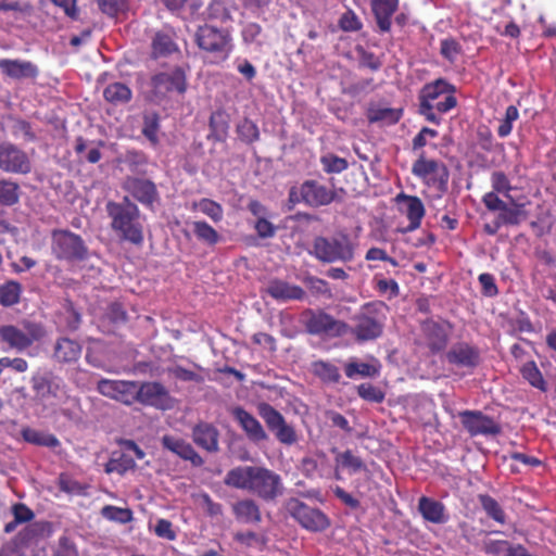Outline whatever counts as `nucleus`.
Masks as SVG:
<instances>
[{"label": "nucleus", "mask_w": 556, "mask_h": 556, "mask_svg": "<svg viewBox=\"0 0 556 556\" xmlns=\"http://www.w3.org/2000/svg\"><path fill=\"white\" fill-rule=\"evenodd\" d=\"M105 212L112 231L122 240L136 247L144 241L143 218L138 205L128 195L118 202L108 201Z\"/></svg>", "instance_id": "f257e3e1"}, {"label": "nucleus", "mask_w": 556, "mask_h": 556, "mask_svg": "<svg viewBox=\"0 0 556 556\" xmlns=\"http://www.w3.org/2000/svg\"><path fill=\"white\" fill-rule=\"evenodd\" d=\"M386 305L382 302H370L361 307L352 317L349 330L358 341H369L381 336L384 326Z\"/></svg>", "instance_id": "f03ea898"}, {"label": "nucleus", "mask_w": 556, "mask_h": 556, "mask_svg": "<svg viewBox=\"0 0 556 556\" xmlns=\"http://www.w3.org/2000/svg\"><path fill=\"white\" fill-rule=\"evenodd\" d=\"M51 252L58 261L79 263L88 258L89 250L81 236L68 229H53Z\"/></svg>", "instance_id": "7ed1b4c3"}, {"label": "nucleus", "mask_w": 556, "mask_h": 556, "mask_svg": "<svg viewBox=\"0 0 556 556\" xmlns=\"http://www.w3.org/2000/svg\"><path fill=\"white\" fill-rule=\"evenodd\" d=\"M354 252L355 244L346 235L331 238L317 237L312 251L316 258L325 263L351 262L354 258Z\"/></svg>", "instance_id": "20e7f679"}, {"label": "nucleus", "mask_w": 556, "mask_h": 556, "mask_svg": "<svg viewBox=\"0 0 556 556\" xmlns=\"http://www.w3.org/2000/svg\"><path fill=\"white\" fill-rule=\"evenodd\" d=\"M23 329L14 325H4L0 327V341L5 343L9 349L23 352L30 348L35 342L46 337L45 327L35 321L23 320Z\"/></svg>", "instance_id": "39448f33"}, {"label": "nucleus", "mask_w": 556, "mask_h": 556, "mask_svg": "<svg viewBox=\"0 0 556 556\" xmlns=\"http://www.w3.org/2000/svg\"><path fill=\"white\" fill-rule=\"evenodd\" d=\"M195 42L200 49L214 55V62L226 60L232 49L229 33L207 24L198 28Z\"/></svg>", "instance_id": "423d86ee"}, {"label": "nucleus", "mask_w": 556, "mask_h": 556, "mask_svg": "<svg viewBox=\"0 0 556 556\" xmlns=\"http://www.w3.org/2000/svg\"><path fill=\"white\" fill-rule=\"evenodd\" d=\"M456 89L445 79L439 78L427 84L420 92V102L435 108L437 112L443 114L456 106Z\"/></svg>", "instance_id": "0eeeda50"}, {"label": "nucleus", "mask_w": 556, "mask_h": 556, "mask_svg": "<svg viewBox=\"0 0 556 556\" xmlns=\"http://www.w3.org/2000/svg\"><path fill=\"white\" fill-rule=\"evenodd\" d=\"M245 489L263 498H274L282 492L279 476L261 467H245Z\"/></svg>", "instance_id": "6e6552de"}, {"label": "nucleus", "mask_w": 556, "mask_h": 556, "mask_svg": "<svg viewBox=\"0 0 556 556\" xmlns=\"http://www.w3.org/2000/svg\"><path fill=\"white\" fill-rule=\"evenodd\" d=\"M333 198L334 192L332 190L313 180L294 186L289 192L291 205L303 202L309 206H321L331 203Z\"/></svg>", "instance_id": "1a4fd4ad"}, {"label": "nucleus", "mask_w": 556, "mask_h": 556, "mask_svg": "<svg viewBox=\"0 0 556 556\" xmlns=\"http://www.w3.org/2000/svg\"><path fill=\"white\" fill-rule=\"evenodd\" d=\"M136 403L166 410L173 407L169 391L157 381L136 382Z\"/></svg>", "instance_id": "9d476101"}, {"label": "nucleus", "mask_w": 556, "mask_h": 556, "mask_svg": "<svg viewBox=\"0 0 556 556\" xmlns=\"http://www.w3.org/2000/svg\"><path fill=\"white\" fill-rule=\"evenodd\" d=\"M286 509L303 528L309 531H323L329 526V520L323 511L307 506L298 498H290L286 503Z\"/></svg>", "instance_id": "9b49d317"}, {"label": "nucleus", "mask_w": 556, "mask_h": 556, "mask_svg": "<svg viewBox=\"0 0 556 556\" xmlns=\"http://www.w3.org/2000/svg\"><path fill=\"white\" fill-rule=\"evenodd\" d=\"M151 86L157 98H167L173 93L181 96L187 90V76L180 66H176L169 72L153 75Z\"/></svg>", "instance_id": "f8f14e48"}, {"label": "nucleus", "mask_w": 556, "mask_h": 556, "mask_svg": "<svg viewBox=\"0 0 556 556\" xmlns=\"http://www.w3.org/2000/svg\"><path fill=\"white\" fill-rule=\"evenodd\" d=\"M136 382L102 378L97 383V391L105 397L131 406L136 403Z\"/></svg>", "instance_id": "ddd939ff"}, {"label": "nucleus", "mask_w": 556, "mask_h": 556, "mask_svg": "<svg viewBox=\"0 0 556 556\" xmlns=\"http://www.w3.org/2000/svg\"><path fill=\"white\" fill-rule=\"evenodd\" d=\"M35 396L40 401L58 399L64 393L63 379L51 370L38 371L30 379Z\"/></svg>", "instance_id": "4468645a"}, {"label": "nucleus", "mask_w": 556, "mask_h": 556, "mask_svg": "<svg viewBox=\"0 0 556 556\" xmlns=\"http://www.w3.org/2000/svg\"><path fill=\"white\" fill-rule=\"evenodd\" d=\"M412 173L426 185L439 189L445 186L448 178L447 170L442 163L422 155L413 164Z\"/></svg>", "instance_id": "2eb2a0df"}, {"label": "nucleus", "mask_w": 556, "mask_h": 556, "mask_svg": "<svg viewBox=\"0 0 556 556\" xmlns=\"http://www.w3.org/2000/svg\"><path fill=\"white\" fill-rule=\"evenodd\" d=\"M464 428L471 437L495 435L501 432L500 425L491 417L477 410H464L459 413Z\"/></svg>", "instance_id": "dca6fc26"}, {"label": "nucleus", "mask_w": 556, "mask_h": 556, "mask_svg": "<svg viewBox=\"0 0 556 556\" xmlns=\"http://www.w3.org/2000/svg\"><path fill=\"white\" fill-rule=\"evenodd\" d=\"M306 328L309 333L326 337H340L349 331L348 324L336 320L324 312L311 313Z\"/></svg>", "instance_id": "f3484780"}, {"label": "nucleus", "mask_w": 556, "mask_h": 556, "mask_svg": "<svg viewBox=\"0 0 556 556\" xmlns=\"http://www.w3.org/2000/svg\"><path fill=\"white\" fill-rule=\"evenodd\" d=\"M31 165L27 154L12 143L0 144V169L8 173L27 174Z\"/></svg>", "instance_id": "a211bd4d"}, {"label": "nucleus", "mask_w": 556, "mask_h": 556, "mask_svg": "<svg viewBox=\"0 0 556 556\" xmlns=\"http://www.w3.org/2000/svg\"><path fill=\"white\" fill-rule=\"evenodd\" d=\"M123 189L149 208L153 207V204L159 200L157 188L150 179L127 177L123 184Z\"/></svg>", "instance_id": "6ab92c4d"}, {"label": "nucleus", "mask_w": 556, "mask_h": 556, "mask_svg": "<svg viewBox=\"0 0 556 556\" xmlns=\"http://www.w3.org/2000/svg\"><path fill=\"white\" fill-rule=\"evenodd\" d=\"M0 71L4 77L15 80L35 79L39 74L36 64L20 59H0Z\"/></svg>", "instance_id": "aec40b11"}, {"label": "nucleus", "mask_w": 556, "mask_h": 556, "mask_svg": "<svg viewBox=\"0 0 556 556\" xmlns=\"http://www.w3.org/2000/svg\"><path fill=\"white\" fill-rule=\"evenodd\" d=\"M99 321L103 332L112 333L127 324L128 313L123 303L113 301L105 306Z\"/></svg>", "instance_id": "412c9836"}, {"label": "nucleus", "mask_w": 556, "mask_h": 556, "mask_svg": "<svg viewBox=\"0 0 556 556\" xmlns=\"http://www.w3.org/2000/svg\"><path fill=\"white\" fill-rule=\"evenodd\" d=\"M162 445L180 458L191 462L193 466L200 467L204 463L203 458L195 452L193 446L180 438L164 435L162 438Z\"/></svg>", "instance_id": "4be33fe9"}, {"label": "nucleus", "mask_w": 556, "mask_h": 556, "mask_svg": "<svg viewBox=\"0 0 556 556\" xmlns=\"http://www.w3.org/2000/svg\"><path fill=\"white\" fill-rule=\"evenodd\" d=\"M81 351L83 348L78 341L62 337L56 339L52 356L59 364H72L80 358Z\"/></svg>", "instance_id": "5701e85b"}, {"label": "nucleus", "mask_w": 556, "mask_h": 556, "mask_svg": "<svg viewBox=\"0 0 556 556\" xmlns=\"http://www.w3.org/2000/svg\"><path fill=\"white\" fill-rule=\"evenodd\" d=\"M446 358L458 367L472 368L479 363V352L467 343H457L447 352Z\"/></svg>", "instance_id": "b1692460"}, {"label": "nucleus", "mask_w": 556, "mask_h": 556, "mask_svg": "<svg viewBox=\"0 0 556 556\" xmlns=\"http://www.w3.org/2000/svg\"><path fill=\"white\" fill-rule=\"evenodd\" d=\"M422 331L427 339V344L433 352L442 351L448 338V325L434 320H427L422 325Z\"/></svg>", "instance_id": "393cba45"}, {"label": "nucleus", "mask_w": 556, "mask_h": 556, "mask_svg": "<svg viewBox=\"0 0 556 556\" xmlns=\"http://www.w3.org/2000/svg\"><path fill=\"white\" fill-rule=\"evenodd\" d=\"M218 435L217 429L207 422H200L192 430L194 443L207 452L218 450Z\"/></svg>", "instance_id": "a878e982"}, {"label": "nucleus", "mask_w": 556, "mask_h": 556, "mask_svg": "<svg viewBox=\"0 0 556 556\" xmlns=\"http://www.w3.org/2000/svg\"><path fill=\"white\" fill-rule=\"evenodd\" d=\"M267 292L274 299L282 302L303 300L305 296V291L301 287L283 280L271 281L267 287Z\"/></svg>", "instance_id": "bb28decb"}, {"label": "nucleus", "mask_w": 556, "mask_h": 556, "mask_svg": "<svg viewBox=\"0 0 556 556\" xmlns=\"http://www.w3.org/2000/svg\"><path fill=\"white\" fill-rule=\"evenodd\" d=\"M418 510L424 519L432 523H445L448 519L444 505L441 502L427 496H421L419 498Z\"/></svg>", "instance_id": "cd10ccee"}, {"label": "nucleus", "mask_w": 556, "mask_h": 556, "mask_svg": "<svg viewBox=\"0 0 556 556\" xmlns=\"http://www.w3.org/2000/svg\"><path fill=\"white\" fill-rule=\"evenodd\" d=\"M178 51L179 48L174 40L173 34L164 30H159L154 34L151 41V56L153 59L165 58Z\"/></svg>", "instance_id": "c85d7f7f"}, {"label": "nucleus", "mask_w": 556, "mask_h": 556, "mask_svg": "<svg viewBox=\"0 0 556 556\" xmlns=\"http://www.w3.org/2000/svg\"><path fill=\"white\" fill-rule=\"evenodd\" d=\"M402 117L401 109L389 108L383 104H371L367 110V118L370 123L393 125Z\"/></svg>", "instance_id": "c756f323"}, {"label": "nucleus", "mask_w": 556, "mask_h": 556, "mask_svg": "<svg viewBox=\"0 0 556 556\" xmlns=\"http://www.w3.org/2000/svg\"><path fill=\"white\" fill-rule=\"evenodd\" d=\"M251 213L255 216L254 228L257 235L261 238H269L275 235L276 228L268 220V212L265 206H263L258 202H251L250 205Z\"/></svg>", "instance_id": "7c9ffc66"}, {"label": "nucleus", "mask_w": 556, "mask_h": 556, "mask_svg": "<svg viewBox=\"0 0 556 556\" xmlns=\"http://www.w3.org/2000/svg\"><path fill=\"white\" fill-rule=\"evenodd\" d=\"M397 0H374L372 11L377 24L382 31H388L391 27V16L396 11Z\"/></svg>", "instance_id": "2f4dec72"}, {"label": "nucleus", "mask_w": 556, "mask_h": 556, "mask_svg": "<svg viewBox=\"0 0 556 556\" xmlns=\"http://www.w3.org/2000/svg\"><path fill=\"white\" fill-rule=\"evenodd\" d=\"M380 363L377 359H372L371 363L351 361L345 364L344 371L350 379L357 377L371 378L380 374Z\"/></svg>", "instance_id": "473e14b6"}, {"label": "nucleus", "mask_w": 556, "mask_h": 556, "mask_svg": "<svg viewBox=\"0 0 556 556\" xmlns=\"http://www.w3.org/2000/svg\"><path fill=\"white\" fill-rule=\"evenodd\" d=\"M399 200L405 201V214L409 220L408 230L417 229L425 215V206L419 198L401 194Z\"/></svg>", "instance_id": "72a5a7b5"}, {"label": "nucleus", "mask_w": 556, "mask_h": 556, "mask_svg": "<svg viewBox=\"0 0 556 556\" xmlns=\"http://www.w3.org/2000/svg\"><path fill=\"white\" fill-rule=\"evenodd\" d=\"M130 88L123 83L109 84L103 90V98L112 105H123L131 100Z\"/></svg>", "instance_id": "f704fd0d"}, {"label": "nucleus", "mask_w": 556, "mask_h": 556, "mask_svg": "<svg viewBox=\"0 0 556 556\" xmlns=\"http://www.w3.org/2000/svg\"><path fill=\"white\" fill-rule=\"evenodd\" d=\"M21 433L26 442L34 445L46 446L50 448H54L60 445L59 439L51 433L39 431L29 427L22 429Z\"/></svg>", "instance_id": "c9c22d12"}, {"label": "nucleus", "mask_w": 556, "mask_h": 556, "mask_svg": "<svg viewBox=\"0 0 556 556\" xmlns=\"http://www.w3.org/2000/svg\"><path fill=\"white\" fill-rule=\"evenodd\" d=\"M346 469L350 475H354L365 469L363 460L354 455L352 451L338 453L336 456V478L340 479L339 470Z\"/></svg>", "instance_id": "e433bc0d"}, {"label": "nucleus", "mask_w": 556, "mask_h": 556, "mask_svg": "<svg viewBox=\"0 0 556 556\" xmlns=\"http://www.w3.org/2000/svg\"><path fill=\"white\" fill-rule=\"evenodd\" d=\"M23 292L22 285L16 280H8L0 285V305L11 307L17 304Z\"/></svg>", "instance_id": "4c0bfd02"}, {"label": "nucleus", "mask_w": 556, "mask_h": 556, "mask_svg": "<svg viewBox=\"0 0 556 556\" xmlns=\"http://www.w3.org/2000/svg\"><path fill=\"white\" fill-rule=\"evenodd\" d=\"M191 226L193 235L199 241L211 247L215 245L219 241L218 232L206 222L195 220Z\"/></svg>", "instance_id": "58836bf2"}, {"label": "nucleus", "mask_w": 556, "mask_h": 556, "mask_svg": "<svg viewBox=\"0 0 556 556\" xmlns=\"http://www.w3.org/2000/svg\"><path fill=\"white\" fill-rule=\"evenodd\" d=\"M520 372L523 379H526L532 387L541 391H546V382L534 362L530 361L525 363Z\"/></svg>", "instance_id": "ea45409f"}, {"label": "nucleus", "mask_w": 556, "mask_h": 556, "mask_svg": "<svg viewBox=\"0 0 556 556\" xmlns=\"http://www.w3.org/2000/svg\"><path fill=\"white\" fill-rule=\"evenodd\" d=\"M20 200V186L8 179L0 180V204L12 206Z\"/></svg>", "instance_id": "a19ab883"}, {"label": "nucleus", "mask_w": 556, "mask_h": 556, "mask_svg": "<svg viewBox=\"0 0 556 556\" xmlns=\"http://www.w3.org/2000/svg\"><path fill=\"white\" fill-rule=\"evenodd\" d=\"M135 465L132 458L128 457L123 453H114L113 456L105 464L106 473H118L124 475L126 471L131 469Z\"/></svg>", "instance_id": "79ce46f5"}, {"label": "nucleus", "mask_w": 556, "mask_h": 556, "mask_svg": "<svg viewBox=\"0 0 556 556\" xmlns=\"http://www.w3.org/2000/svg\"><path fill=\"white\" fill-rule=\"evenodd\" d=\"M160 129V116L155 112L146 113L143 115V125L141 132L152 143L157 144V132Z\"/></svg>", "instance_id": "37998d69"}, {"label": "nucleus", "mask_w": 556, "mask_h": 556, "mask_svg": "<svg viewBox=\"0 0 556 556\" xmlns=\"http://www.w3.org/2000/svg\"><path fill=\"white\" fill-rule=\"evenodd\" d=\"M313 372L326 382H338L340 372L337 366L331 363L317 361L312 365Z\"/></svg>", "instance_id": "c03bdc74"}, {"label": "nucleus", "mask_w": 556, "mask_h": 556, "mask_svg": "<svg viewBox=\"0 0 556 556\" xmlns=\"http://www.w3.org/2000/svg\"><path fill=\"white\" fill-rule=\"evenodd\" d=\"M194 207L208 216L215 223L223 219L222 205L211 199H201L199 202L194 203Z\"/></svg>", "instance_id": "a18cd8bd"}, {"label": "nucleus", "mask_w": 556, "mask_h": 556, "mask_svg": "<svg viewBox=\"0 0 556 556\" xmlns=\"http://www.w3.org/2000/svg\"><path fill=\"white\" fill-rule=\"evenodd\" d=\"M101 515L108 520L116 521L119 523H127L132 519V513L130 509L121 508L113 505H105L101 509Z\"/></svg>", "instance_id": "49530a36"}, {"label": "nucleus", "mask_w": 556, "mask_h": 556, "mask_svg": "<svg viewBox=\"0 0 556 556\" xmlns=\"http://www.w3.org/2000/svg\"><path fill=\"white\" fill-rule=\"evenodd\" d=\"M258 414L265 420L267 427L274 431L285 421L282 415L266 403L258 405Z\"/></svg>", "instance_id": "de8ad7c7"}, {"label": "nucleus", "mask_w": 556, "mask_h": 556, "mask_svg": "<svg viewBox=\"0 0 556 556\" xmlns=\"http://www.w3.org/2000/svg\"><path fill=\"white\" fill-rule=\"evenodd\" d=\"M320 163L324 170L329 174H340L349 166V163L345 159L339 157L332 153L323 155L320 157Z\"/></svg>", "instance_id": "09e8293b"}, {"label": "nucleus", "mask_w": 556, "mask_h": 556, "mask_svg": "<svg viewBox=\"0 0 556 556\" xmlns=\"http://www.w3.org/2000/svg\"><path fill=\"white\" fill-rule=\"evenodd\" d=\"M304 285L307 287V289L311 291L314 295H321L326 298H331V290L329 288V285L326 280L314 277V276H306L303 279Z\"/></svg>", "instance_id": "8fccbe9b"}, {"label": "nucleus", "mask_w": 556, "mask_h": 556, "mask_svg": "<svg viewBox=\"0 0 556 556\" xmlns=\"http://www.w3.org/2000/svg\"><path fill=\"white\" fill-rule=\"evenodd\" d=\"M99 10L109 17H116L126 11V0H97Z\"/></svg>", "instance_id": "3c124183"}, {"label": "nucleus", "mask_w": 556, "mask_h": 556, "mask_svg": "<svg viewBox=\"0 0 556 556\" xmlns=\"http://www.w3.org/2000/svg\"><path fill=\"white\" fill-rule=\"evenodd\" d=\"M210 127L213 135L220 139L228 129L227 114L223 111H216L211 114Z\"/></svg>", "instance_id": "603ef678"}, {"label": "nucleus", "mask_w": 556, "mask_h": 556, "mask_svg": "<svg viewBox=\"0 0 556 556\" xmlns=\"http://www.w3.org/2000/svg\"><path fill=\"white\" fill-rule=\"evenodd\" d=\"M519 112L514 105L506 109L504 119L501 122L497 134L501 138L507 137L513 130V124L518 119Z\"/></svg>", "instance_id": "864d4df0"}, {"label": "nucleus", "mask_w": 556, "mask_h": 556, "mask_svg": "<svg viewBox=\"0 0 556 556\" xmlns=\"http://www.w3.org/2000/svg\"><path fill=\"white\" fill-rule=\"evenodd\" d=\"M482 548L486 554L500 556L505 554L507 556L508 549L511 547L507 541L504 540H493L491 538L483 539Z\"/></svg>", "instance_id": "5fc2aeb1"}, {"label": "nucleus", "mask_w": 556, "mask_h": 556, "mask_svg": "<svg viewBox=\"0 0 556 556\" xmlns=\"http://www.w3.org/2000/svg\"><path fill=\"white\" fill-rule=\"evenodd\" d=\"M522 211L518 206H508L507 204L500 212L497 216L498 224L502 225H518L521 222Z\"/></svg>", "instance_id": "6e6d98bb"}, {"label": "nucleus", "mask_w": 556, "mask_h": 556, "mask_svg": "<svg viewBox=\"0 0 556 556\" xmlns=\"http://www.w3.org/2000/svg\"><path fill=\"white\" fill-rule=\"evenodd\" d=\"M481 504L486 514L494 520L503 523L505 521V515L501 506L492 497L484 495L481 496Z\"/></svg>", "instance_id": "4d7b16f0"}, {"label": "nucleus", "mask_w": 556, "mask_h": 556, "mask_svg": "<svg viewBox=\"0 0 556 556\" xmlns=\"http://www.w3.org/2000/svg\"><path fill=\"white\" fill-rule=\"evenodd\" d=\"M358 395L369 402L380 403L384 399L383 392L370 383H362L357 388Z\"/></svg>", "instance_id": "13d9d810"}, {"label": "nucleus", "mask_w": 556, "mask_h": 556, "mask_svg": "<svg viewBox=\"0 0 556 556\" xmlns=\"http://www.w3.org/2000/svg\"><path fill=\"white\" fill-rule=\"evenodd\" d=\"M245 433L249 434V437L255 441H261L266 439V433L261 426V424L245 413Z\"/></svg>", "instance_id": "bf43d9fd"}, {"label": "nucleus", "mask_w": 556, "mask_h": 556, "mask_svg": "<svg viewBox=\"0 0 556 556\" xmlns=\"http://www.w3.org/2000/svg\"><path fill=\"white\" fill-rule=\"evenodd\" d=\"M55 7L63 10L64 14L72 21L79 18L77 0H50Z\"/></svg>", "instance_id": "052dcab7"}, {"label": "nucleus", "mask_w": 556, "mask_h": 556, "mask_svg": "<svg viewBox=\"0 0 556 556\" xmlns=\"http://www.w3.org/2000/svg\"><path fill=\"white\" fill-rule=\"evenodd\" d=\"M460 52V47L453 38H446L441 41V54L448 61H455Z\"/></svg>", "instance_id": "680f3d73"}, {"label": "nucleus", "mask_w": 556, "mask_h": 556, "mask_svg": "<svg viewBox=\"0 0 556 556\" xmlns=\"http://www.w3.org/2000/svg\"><path fill=\"white\" fill-rule=\"evenodd\" d=\"M276 435V438L283 444H292L296 440L295 432L293 428L283 421L281 426L277 427L273 431Z\"/></svg>", "instance_id": "e2e57ef3"}, {"label": "nucleus", "mask_w": 556, "mask_h": 556, "mask_svg": "<svg viewBox=\"0 0 556 556\" xmlns=\"http://www.w3.org/2000/svg\"><path fill=\"white\" fill-rule=\"evenodd\" d=\"M154 532L159 538L173 541L176 539V532L173 530V523L167 519H159Z\"/></svg>", "instance_id": "0e129e2a"}, {"label": "nucleus", "mask_w": 556, "mask_h": 556, "mask_svg": "<svg viewBox=\"0 0 556 556\" xmlns=\"http://www.w3.org/2000/svg\"><path fill=\"white\" fill-rule=\"evenodd\" d=\"M377 290L389 299L397 296L400 292L399 285L393 279H379L377 281Z\"/></svg>", "instance_id": "69168bd1"}, {"label": "nucleus", "mask_w": 556, "mask_h": 556, "mask_svg": "<svg viewBox=\"0 0 556 556\" xmlns=\"http://www.w3.org/2000/svg\"><path fill=\"white\" fill-rule=\"evenodd\" d=\"M491 182H492L494 192L507 194L511 189L508 178L502 172L493 173V175L491 177Z\"/></svg>", "instance_id": "338daca9"}, {"label": "nucleus", "mask_w": 556, "mask_h": 556, "mask_svg": "<svg viewBox=\"0 0 556 556\" xmlns=\"http://www.w3.org/2000/svg\"><path fill=\"white\" fill-rule=\"evenodd\" d=\"M54 556H79L75 545L67 539L61 538Z\"/></svg>", "instance_id": "774afa93"}]
</instances>
